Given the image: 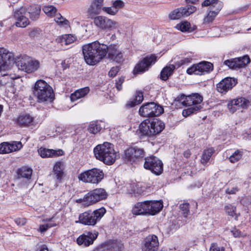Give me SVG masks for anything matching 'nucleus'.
<instances>
[{"label":"nucleus","mask_w":251,"mask_h":251,"mask_svg":"<svg viewBox=\"0 0 251 251\" xmlns=\"http://www.w3.org/2000/svg\"><path fill=\"white\" fill-rule=\"evenodd\" d=\"M76 39V37L72 34H65L57 37L55 42L60 44L61 46H67L74 43Z\"/></svg>","instance_id":"obj_32"},{"label":"nucleus","mask_w":251,"mask_h":251,"mask_svg":"<svg viewBox=\"0 0 251 251\" xmlns=\"http://www.w3.org/2000/svg\"><path fill=\"white\" fill-rule=\"evenodd\" d=\"M233 235L235 237H239L242 236L241 232L237 229L235 228L231 231Z\"/></svg>","instance_id":"obj_59"},{"label":"nucleus","mask_w":251,"mask_h":251,"mask_svg":"<svg viewBox=\"0 0 251 251\" xmlns=\"http://www.w3.org/2000/svg\"><path fill=\"white\" fill-rule=\"evenodd\" d=\"M238 191V188L237 187H232L231 188L226 189V192L228 194H234Z\"/></svg>","instance_id":"obj_57"},{"label":"nucleus","mask_w":251,"mask_h":251,"mask_svg":"<svg viewBox=\"0 0 251 251\" xmlns=\"http://www.w3.org/2000/svg\"><path fill=\"white\" fill-rule=\"evenodd\" d=\"M145 156L143 149L137 146L130 147L125 151L123 158L126 163L132 164L142 159Z\"/></svg>","instance_id":"obj_9"},{"label":"nucleus","mask_w":251,"mask_h":251,"mask_svg":"<svg viewBox=\"0 0 251 251\" xmlns=\"http://www.w3.org/2000/svg\"><path fill=\"white\" fill-rule=\"evenodd\" d=\"M175 28L183 32H191L197 28V26L194 25L192 27L189 22L184 21L177 24L175 26Z\"/></svg>","instance_id":"obj_34"},{"label":"nucleus","mask_w":251,"mask_h":251,"mask_svg":"<svg viewBox=\"0 0 251 251\" xmlns=\"http://www.w3.org/2000/svg\"><path fill=\"white\" fill-rule=\"evenodd\" d=\"M123 245L117 240H109L96 248L93 251H121Z\"/></svg>","instance_id":"obj_20"},{"label":"nucleus","mask_w":251,"mask_h":251,"mask_svg":"<svg viewBox=\"0 0 251 251\" xmlns=\"http://www.w3.org/2000/svg\"><path fill=\"white\" fill-rule=\"evenodd\" d=\"M107 197V194L104 189L96 188L87 193L83 198L77 199L76 202L84 207H88L105 200Z\"/></svg>","instance_id":"obj_5"},{"label":"nucleus","mask_w":251,"mask_h":251,"mask_svg":"<svg viewBox=\"0 0 251 251\" xmlns=\"http://www.w3.org/2000/svg\"><path fill=\"white\" fill-rule=\"evenodd\" d=\"M40 30L38 28H34L32 29L29 33V36L31 37L34 38L37 36V35L39 34Z\"/></svg>","instance_id":"obj_55"},{"label":"nucleus","mask_w":251,"mask_h":251,"mask_svg":"<svg viewBox=\"0 0 251 251\" xmlns=\"http://www.w3.org/2000/svg\"><path fill=\"white\" fill-rule=\"evenodd\" d=\"M209 251H225V249L223 247L219 246L216 243H212L211 245Z\"/></svg>","instance_id":"obj_50"},{"label":"nucleus","mask_w":251,"mask_h":251,"mask_svg":"<svg viewBox=\"0 0 251 251\" xmlns=\"http://www.w3.org/2000/svg\"><path fill=\"white\" fill-rule=\"evenodd\" d=\"M197 8L193 6L188 5L185 7H180L175 9L169 15L171 20L179 19L183 16H188L196 11Z\"/></svg>","instance_id":"obj_17"},{"label":"nucleus","mask_w":251,"mask_h":251,"mask_svg":"<svg viewBox=\"0 0 251 251\" xmlns=\"http://www.w3.org/2000/svg\"><path fill=\"white\" fill-rule=\"evenodd\" d=\"M179 208L184 217H187L189 213V204L187 202L180 204Z\"/></svg>","instance_id":"obj_48"},{"label":"nucleus","mask_w":251,"mask_h":251,"mask_svg":"<svg viewBox=\"0 0 251 251\" xmlns=\"http://www.w3.org/2000/svg\"><path fill=\"white\" fill-rule=\"evenodd\" d=\"M25 9L23 7L14 12V17L17 20L15 25L17 27H25L29 24L28 19L25 16Z\"/></svg>","instance_id":"obj_23"},{"label":"nucleus","mask_w":251,"mask_h":251,"mask_svg":"<svg viewBox=\"0 0 251 251\" xmlns=\"http://www.w3.org/2000/svg\"><path fill=\"white\" fill-rule=\"evenodd\" d=\"M163 112V107L154 102L144 103L139 110V114L145 117L158 116L162 114Z\"/></svg>","instance_id":"obj_11"},{"label":"nucleus","mask_w":251,"mask_h":251,"mask_svg":"<svg viewBox=\"0 0 251 251\" xmlns=\"http://www.w3.org/2000/svg\"><path fill=\"white\" fill-rule=\"evenodd\" d=\"M144 167L145 169L150 170L153 174L159 175L163 171V163L157 157L151 155L145 158Z\"/></svg>","instance_id":"obj_12"},{"label":"nucleus","mask_w":251,"mask_h":251,"mask_svg":"<svg viewBox=\"0 0 251 251\" xmlns=\"http://www.w3.org/2000/svg\"><path fill=\"white\" fill-rule=\"evenodd\" d=\"M23 147L20 141H13L11 143L3 142L0 144V153H8L20 150Z\"/></svg>","instance_id":"obj_24"},{"label":"nucleus","mask_w":251,"mask_h":251,"mask_svg":"<svg viewBox=\"0 0 251 251\" xmlns=\"http://www.w3.org/2000/svg\"><path fill=\"white\" fill-rule=\"evenodd\" d=\"M242 156V152L239 150L236 151L229 158V161L231 163H235L239 160Z\"/></svg>","instance_id":"obj_47"},{"label":"nucleus","mask_w":251,"mask_h":251,"mask_svg":"<svg viewBox=\"0 0 251 251\" xmlns=\"http://www.w3.org/2000/svg\"><path fill=\"white\" fill-rule=\"evenodd\" d=\"M120 71L119 67L118 66L113 67L108 72V75L110 77H113L117 74Z\"/></svg>","instance_id":"obj_51"},{"label":"nucleus","mask_w":251,"mask_h":251,"mask_svg":"<svg viewBox=\"0 0 251 251\" xmlns=\"http://www.w3.org/2000/svg\"><path fill=\"white\" fill-rule=\"evenodd\" d=\"M14 64L19 69L27 73L35 72L39 67L38 61L33 60L31 57L26 55L15 58Z\"/></svg>","instance_id":"obj_7"},{"label":"nucleus","mask_w":251,"mask_h":251,"mask_svg":"<svg viewBox=\"0 0 251 251\" xmlns=\"http://www.w3.org/2000/svg\"><path fill=\"white\" fill-rule=\"evenodd\" d=\"M33 92L39 102H51L54 99V94L52 88L44 80L37 81L34 84Z\"/></svg>","instance_id":"obj_4"},{"label":"nucleus","mask_w":251,"mask_h":251,"mask_svg":"<svg viewBox=\"0 0 251 251\" xmlns=\"http://www.w3.org/2000/svg\"><path fill=\"white\" fill-rule=\"evenodd\" d=\"M26 11L29 14L30 18L32 20L35 21L39 18L41 8L38 5H31L27 8Z\"/></svg>","instance_id":"obj_37"},{"label":"nucleus","mask_w":251,"mask_h":251,"mask_svg":"<svg viewBox=\"0 0 251 251\" xmlns=\"http://www.w3.org/2000/svg\"><path fill=\"white\" fill-rule=\"evenodd\" d=\"M159 245L157 237L151 234L146 237L143 242V251H157Z\"/></svg>","instance_id":"obj_21"},{"label":"nucleus","mask_w":251,"mask_h":251,"mask_svg":"<svg viewBox=\"0 0 251 251\" xmlns=\"http://www.w3.org/2000/svg\"><path fill=\"white\" fill-rule=\"evenodd\" d=\"M101 129V127L98 122H95L89 125L88 130L91 133L95 134L100 132Z\"/></svg>","instance_id":"obj_44"},{"label":"nucleus","mask_w":251,"mask_h":251,"mask_svg":"<svg viewBox=\"0 0 251 251\" xmlns=\"http://www.w3.org/2000/svg\"><path fill=\"white\" fill-rule=\"evenodd\" d=\"M202 100V97L199 94H192L185 98V100L182 102V104L186 106L201 105Z\"/></svg>","instance_id":"obj_28"},{"label":"nucleus","mask_w":251,"mask_h":251,"mask_svg":"<svg viewBox=\"0 0 251 251\" xmlns=\"http://www.w3.org/2000/svg\"><path fill=\"white\" fill-rule=\"evenodd\" d=\"M216 7H215L214 8V10H216Z\"/></svg>","instance_id":"obj_64"},{"label":"nucleus","mask_w":251,"mask_h":251,"mask_svg":"<svg viewBox=\"0 0 251 251\" xmlns=\"http://www.w3.org/2000/svg\"><path fill=\"white\" fill-rule=\"evenodd\" d=\"M15 222L18 226H24L26 222V219L24 218H17L15 220Z\"/></svg>","instance_id":"obj_56"},{"label":"nucleus","mask_w":251,"mask_h":251,"mask_svg":"<svg viewBox=\"0 0 251 251\" xmlns=\"http://www.w3.org/2000/svg\"><path fill=\"white\" fill-rule=\"evenodd\" d=\"M89 88L88 87L76 90L71 95L70 99L71 101H75L81 98L84 97L89 92Z\"/></svg>","instance_id":"obj_36"},{"label":"nucleus","mask_w":251,"mask_h":251,"mask_svg":"<svg viewBox=\"0 0 251 251\" xmlns=\"http://www.w3.org/2000/svg\"><path fill=\"white\" fill-rule=\"evenodd\" d=\"M56 225H52L51 223H47L40 226V230L41 232L46 231L49 228L55 226Z\"/></svg>","instance_id":"obj_53"},{"label":"nucleus","mask_w":251,"mask_h":251,"mask_svg":"<svg viewBox=\"0 0 251 251\" xmlns=\"http://www.w3.org/2000/svg\"><path fill=\"white\" fill-rule=\"evenodd\" d=\"M201 6H209V12L203 19L204 24L212 22L223 7L221 1H203Z\"/></svg>","instance_id":"obj_10"},{"label":"nucleus","mask_w":251,"mask_h":251,"mask_svg":"<svg viewBox=\"0 0 251 251\" xmlns=\"http://www.w3.org/2000/svg\"><path fill=\"white\" fill-rule=\"evenodd\" d=\"M143 100V95L141 92H137L135 96V98L133 100L129 101L126 104L127 107H133L139 104Z\"/></svg>","instance_id":"obj_39"},{"label":"nucleus","mask_w":251,"mask_h":251,"mask_svg":"<svg viewBox=\"0 0 251 251\" xmlns=\"http://www.w3.org/2000/svg\"><path fill=\"white\" fill-rule=\"evenodd\" d=\"M213 70V64L209 62L202 61L189 68L187 70V73L189 75L194 74L197 75H202L205 73H210Z\"/></svg>","instance_id":"obj_13"},{"label":"nucleus","mask_w":251,"mask_h":251,"mask_svg":"<svg viewBox=\"0 0 251 251\" xmlns=\"http://www.w3.org/2000/svg\"><path fill=\"white\" fill-rule=\"evenodd\" d=\"M186 97L184 94H181L175 99V100L182 103V102L185 100Z\"/></svg>","instance_id":"obj_58"},{"label":"nucleus","mask_w":251,"mask_h":251,"mask_svg":"<svg viewBox=\"0 0 251 251\" xmlns=\"http://www.w3.org/2000/svg\"><path fill=\"white\" fill-rule=\"evenodd\" d=\"M103 173L101 170L93 168L80 174L78 178L85 183L98 184L103 179Z\"/></svg>","instance_id":"obj_8"},{"label":"nucleus","mask_w":251,"mask_h":251,"mask_svg":"<svg viewBox=\"0 0 251 251\" xmlns=\"http://www.w3.org/2000/svg\"><path fill=\"white\" fill-rule=\"evenodd\" d=\"M53 170L55 177L58 181H60L63 175V165L60 162H57L54 166Z\"/></svg>","instance_id":"obj_40"},{"label":"nucleus","mask_w":251,"mask_h":251,"mask_svg":"<svg viewBox=\"0 0 251 251\" xmlns=\"http://www.w3.org/2000/svg\"><path fill=\"white\" fill-rule=\"evenodd\" d=\"M103 1H93L88 9V13L91 17L99 15L103 11Z\"/></svg>","instance_id":"obj_29"},{"label":"nucleus","mask_w":251,"mask_h":251,"mask_svg":"<svg viewBox=\"0 0 251 251\" xmlns=\"http://www.w3.org/2000/svg\"><path fill=\"white\" fill-rule=\"evenodd\" d=\"M125 6L123 1H113L112 5L110 7H104L103 11L111 15H115L118 12L119 9Z\"/></svg>","instance_id":"obj_31"},{"label":"nucleus","mask_w":251,"mask_h":251,"mask_svg":"<svg viewBox=\"0 0 251 251\" xmlns=\"http://www.w3.org/2000/svg\"><path fill=\"white\" fill-rule=\"evenodd\" d=\"M125 80V77L121 76L116 83V87L118 91H120L122 89V84Z\"/></svg>","instance_id":"obj_54"},{"label":"nucleus","mask_w":251,"mask_h":251,"mask_svg":"<svg viewBox=\"0 0 251 251\" xmlns=\"http://www.w3.org/2000/svg\"><path fill=\"white\" fill-rule=\"evenodd\" d=\"M191 154V153L189 150H187L185 151L183 153L184 156L187 158H188L189 157H190Z\"/></svg>","instance_id":"obj_61"},{"label":"nucleus","mask_w":251,"mask_h":251,"mask_svg":"<svg viewBox=\"0 0 251 251\" xmlns=\"http://www.w3.org/2000/svg\"><path fill=\"white\" fill-rule=\"evenodd\" d=\"M54 18V21L57 23L59 25L63 26H68L69 25V22L65 18L61 15L60 14H57Z\"/></svg>","instance_id":"obj_46"},{"label":"nucleus","mask_w":251,"mask_h":251,"mask_svg":"<svg viewBox=\"0 0 251 251\" xmlns=\"http://www.w3.org/2000/svg\"><path fill=\"white\" fill-rule=\"evenodd\" d=\"M190 106V107L188 108L183 110L182 115L184 117H186L189 116V115L198 112L202 108V106L201 105H193Z\"/></svg>","instance_id":"obj_43"},{"label":"nucleus","mask_w":251,"mask_h":251,"mask_svg":"<svg viewBox=\"0 0 251 251\" xmlns=\"http://www.w3.org/2000/svg\"><path fill=\"white\" fill-rule=\"evenodd\" d=\"M39 154L42 158L57 157L63 154L62 150H54L41 147L38 150Z\"/></svg>","instance_id":"obj_26"},{"label":"nucleus","mask_w":251,"mask_h":251,"mask_svg":"<svg viewBox=\"0 0 251 251\" xmlns=\"http://www.w3.org/2000/svg\"><path fill=\"white\" fill-rule=\"evenodd\" d=\"M214 152V150L213 148H209L204 150L201 158V163L202 164H206L209 160Z\"/></svg>","instance_id":"obj_42"},{"label":"nucleus","mask_w":251,"mask_h":251,"mask_svg":"<svg viewBox=\"0 0 251 251\" xmlns=\"http://www.w3.org/2000/svg\"><path fill=\"white\" fill-rule=\"evenodd\" d=\"M250 62L249 56L246 55L242 57L227 59L224 62V64L230 69L237 70L245 67Z\"/></svg>","instance_id":"obj_14"},{"label":"nucleus","mask_w":251,"mask_h":251,"mask_svg":"<svg viewBox=\"0 0 251 251\" xmlns=\"http://www.w3.org/2000/svg\"><path fill=\"white\" fill-rule=\"evenodd\" d=\"M175 69V66L173 64H170L165 67L160 73L161 79L164 81L167 80L173 74Z\"/></svg>","instance_id":"obj_35"},{"label":"nucleus","mask_w":251,"mask_h":251,"mask_svg":"<svg viewBox=\"0 0 251 251\" xmlns=\"http://www.w3.org/2000/svg\"><path fill=\"white\" fill-rule=\"evenodd\" d=\"M94 153L97 159L108 165L113 164L117 156L113 145L108 142L97 145L94 149Z\"/></svg>","instance_id":"obj_2"},{"label":"nucleus","mask_w":251,"mask_h":251,"mask_svg":"<svg viewBox=\"0 0 251 251\" xmlns=\"http://www.w3.org/2000/svg\"><path fill=\"white\" fill-rule=\"evenodd\" d=\"M248 7V5L245 6V7H244L243 8V10H246L247 9Z\"/></svg>","instance_id":"obj_63"},{"label":"nucleus","mask_w":251,"mask_h":251,"mask_svg":"<svg viewBox=\"0 0 251 251\" xmlns=\"http://www.w3.org/2000/svg\"><path fill=\"white\" fill-rule=\"evenodd\" d=\"M106 211L103 207L94 211L88 210L79 215L78 222L85 225L95 226L103 216Z\"/></svg>","instance_id":"obj_6"},{"label":"nucleus","mask_w":251,"mask_h":251,"mask_svg":"<svg viewBox=\"0 0 251 251\" xmlns=\"http://www.w3.org/2000/svg\"><path fill=\"white\" fill-rule=\"evenodd\" d=\"M94 24L97 27L103 30L116 28L118 25L116 21L102 16H98L95 17Z\"/></svg>","instance_id":"obj_16"},{"label":"nucleus","mask_w":251,"mask_h":251,"mask_svg":"<svg viewBox=\"0 0 251 251\" xmlns=\"http://www.w3.org/2000/svg\"><path fill=\"white\" fill-rule=\"evenodd\" d=\"M19 177L25 178L27 180L30 179L32 173V170L26 167H23L18 171Z\"/></svg>","instance_id":"obj_41"},{"label":"nucleus","mask_w":251,"mask_h":251,"mask_svg":"<svg viewBox=\"0 0 251 251\" xmlns=\"http://www.w3.org/2000/svg\"><path fill=\"white\" fill-rule=\"evenodd\" d=\"M148 215H154L159 213L163 208L162 201H147Z\"/></svg>","instance_id":"obj_27"},{"label":"nucleus","mask_w":251,"mask_h":251,"mask_svg":"<svg viewBox=\"0 0 251 251\" xmlns=\"http://www.w3.org/2000/svg\"><path fill=\"white\" fill-rule=\"evenodd\" d=\"M191 60H192L191 58H188V57L183 58L181 59V60H180L179 61H177L176 63V64L178 65V67H179L181 65H183L185 64H188L190 63L191 62Z\"/></svg>","instance_id":"obj_49"},{"label":"nucleus","mask_w":251,"mask_h":251,"mask_svg":"<svg viewBox=\"0 0 251 251\" xmlns=\"http://www.w3.org/2000/svg\"><path fill=\"white\" fill-rule=\"evenodd\" d=\"M237 83V79L227 77L223 79L216 85V89L220 93L225 94L227 92L231 90Z\"/></svg>","instance_id":"obj_19"},{"label":"nucleus","mask_w":251,"mask_h":251,"mask_svg":"<svg viewBox=\"0 0 251 251\" xmlns=\"http://www.w3.org/2000/svg\"><path fill=\"white\" fill-rule=\"evenodd\" d=\"M250 101L244 98H239L230 100L227 104V107L229 110L234 113L239 107H246L249 104Z\"/></svg>","instance_id":"obj_25"},{"label":"nucleus","mask_w":251,"mask_h":251,"mask_svg":"<svg viewBox=\"0 0 251 251\" xmlns=\"http://www.w3.org/2000/svg\"><path fill=\"white\" fill-rule=\"evenodd\" d=\"M98 232L96 231L86 232L79 236L76 239V242L79 245H83L85 247H88L92 245L94 240L98 237Z\"/></svg>","instance_id":"obj_22"},{"label":"nucleus","mask_w":251,"mask_h":251,"mask_svg":"<svg viewBox=\"0 0 251 251\" xmlns=\"http://www.w3.org/2000/svg\"><path fill=\"white\" fill-rule=\"evenodd\" d=\"M165 124L160 120L153 119L151 122L146 119L142 122L139 127V134L142 136L151 137L160 133L164 128Z\"/></svg>","instance_id":"obj_3"},{"label":"nucleus","mask_w":251,"mask_h":251,"mask_svg":"<svg viewBox=\"0 0 251 251\" xmlns=\"http://www.w3.org/2000/svg\"><path fill=\"white\" fill-rule=\"evenodd\" d=\"M157 57L154 54L146 56L135 66L133 70L134 73H143L148 71L152 64L155 63Z\"/></svg>","instance_id":"obj_15"},{"label":"nucleus","mask_w":251,"mask_h":251,"mask_svg":"<svg viewBox=\"0 0 251 251\" xmlns=\"http://www.w3.org/2000/svg\"><path fill=\"white\" fill-rule=\"evenodd\" d=\"M147 201L137 203L132 208L133 214L136 215H148Z\"/></svg>","instance_id":"obj_30"},{"label":"nucleus","mask_w":251,"mask_h":251,"mask_svg":"<svg viewBox=\"0 0 251 251\" xmlns=\"http://www.w3.org/2000/svg\"><path fill=\"white\" fill-rule=\"evenodd\" d=\"M43 10L48 16L50 17L55 16L57 12V9L52 5L45 6L43 8Z\"/></svg>","instance_id":"obj_45"},{"label":"nucleus","mask_w":251,"mask_h":251,"mask_svg":"<svg viewBox=\"0 0 251 251\" xmlns=\"http://www.w3.org/2000/svg\"><path fill=\"white\" fill-rule=\"evenodd\" d=\"M14 57L11 52H4V49L0 48V73L8 70L14 64Z\"/></svg>","instance_id":"obj_18"},{"label":"nucleus","mask_w":251,"mask_h":251,"mask_svg":"<svg viewBox=\"0 0 251 251\" xmlns=\"http://www.w3.org/2000/svg\"><path fill=\"white\" fill-rule=\"evenodd\" d=\"M33 121V118L28 114H21L17 120V124L21 126H27Z\"/></svg>","instance_id":"obj_33"},{"label":"nucleus","mask_w":251,"mask_h":251,"mask_svg":"<svg viewBox=\"0 0 251 251\" xmlns=\"http://www.w3.org/2000/svg\"><path fill=\"white\" fill-rule=\"evenodd\" d=\"M6 79H10V80L12 79H13V77H10V75L8 74H2V76L0 78V83L2 85H5L7 83H8V81H6Z\"/></svg>","instance_id":"obj_52"},{"label":"nucleus","mask_w":251,"mask_h":251,"mask_svg":"<svg viewBox=\"0 0 251 251\" xmlns=\"http://www.w3.org/2000/svg\"><path fill=\"white\" fill-rule=\"evenodd\" d=\"M224 210L228 216L234 218L235 220H238L240 213H236V206L231 204H227L225 206Z\"/></svg>","instance_id":"obj_38"},{"label":"nucleus","mask_w":251,"mask_h":251,"mask_svg":"<svg viewBox=\"0 0 251 251\" xmlns=\"http://www.w3.org/2000/svg\"><path fill=\"white\" fill-rule=\"evenodd\" d=\"M143 190H138V189H137V190L134 189L133 190V192L134 193H136L138 194H141L143 192Z\"/></svg>","instance_id":"obj_62"},{"label":"nucleus","mask_w":251,"mask_h":251,"mask_svg":"<svg viewBox=\"0 0 251 251\" xmlns=\"http://www.w3.org/2000/svg\"><path fill=\"white\" fill-rule=\"evenodd\" d=\"M61 65L64 69L68 68L70 66V63H69V61H66V60L62 61Z\"/></svg>","instance_id":"obj_60"},{"label":"nucleus","mask_w":251,"mask_h":251,"mask_svg":"<svg viewBox=\"0 0 251 251\" xmlns=\"http://www.w3.org/2000/svg\"><path fill=\"white\" fill-rule=\"evenodd\" d=\"M82 53L86 63L90 65H95L103 59L106 54L108 58L118 63L124 61L123 52L116 44L107 46L98 41L84 45L82 46Z\"/></svg>","instance_id":"obj_1"}]
</instances>
